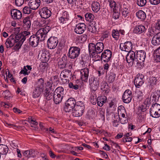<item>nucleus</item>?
Returning a JSON list of instances; mask_svg holds the SVG:
<instances>
[{
  "label": "nucleus",
  "mask_w": 160,
  "mask_h": 160,
  "mask_svg": "<svg viewBox=\"0 0 160 160\" xmlns=\"http://www.w3.org/2000/svg\"><path fill=\"white\" fill-rule=\"evenodd\" d=\"M51 29V27L47 26L39 29L35 35L30 36L29 38V44L33 47L37 46L40 42L44 41L48 33Z\"/></svg>",
  "instance_id": "obj_1"
},
{
  "label": "nucleus",
  "mask_w": 160,
  "mask_h": 160,
  "mask_svg": "<svg viewBox=\"0 0 160 160\" xmlns=\"http://www.w3.org/2000/svg\"><path fill=\"white\" fill-rule=\"evenodd\" d=\"M103 48V44L101 42H97L96 44L91 43L88 45L89 52L92 57H97L98 54L102 51Z\"/></svg>",
  "instance_id": "obj_2"
},
{
  "label": "nucleus",
  "mask_w": 160,
  "mask_h": 160,
  "mask_svg": "<svg viewBox=\"0 0 160 160\" xmlns=\"http://www.w3.org/2000/svg\"><path fill=\"white\" fill-rule=\"evenodd\" d=\"M146 57V52L143 50L137 51L136 54V67L138 68H141L144 64Z\"/></svg>",
  "instance_id": "obj_3"
},
{
  "label": "nucleus",
  "mask_w": 160,
  "mask_h": 160,
  "mask_svg": "<svg viewBox=\"0 0 160 160\" xmlns=\"http://www.w3.org/2000/svg\"><path fill=\"white\" fill-rule=\"evenodd\" d=\"M76 102L73 98H70L65 103L64 111L66 112H71L75 108Z\"/></svg>",
  "instance_id": "obj_4"
},
{
  "label": "nucleus",
  "mask_w": 160,
  "mask_h": 160,
  "mask_svg": "<svg viewBox=\"0 0 160 160\" xmlns=\"http://www.w3.org/2000/svg\"><path fill=\"white\" fill-rule=\"evenodd\" d=\"M150 116L154 118L160 117V105L155 103L152 105L150 111Z\"/></svg>",
  "instance_id": "obj_5"
},
{
  "label": "nucleus",
  "mask_w": 160,
  "mask_h": 160,
  "mask_svg": "<svg viewBox=\"0 0 160 160\" xmlns=\"http://www.w3.org/2000/svg\"><path fill=\"white\" fill-rule=\"evenodd\" d=\"M80 51L79 48L76 46L71 47L69 49L68 56L71 59L76 58L79 56Z\"/></svg>",
  "instance_id": "obj_6"
},
{
  "label": "nucleus",
  "mask_w": 160,
  "mask_h": 160,
  "mask_svg": "<svg viewBox=\"0 0 160 160\" xmlns=\"http://www.w3.org/2000/svg\"><path fill=\"white\" fill-rule=\"evenodd\" d=\"M112 56V52L108 49H106L101 54V56L97 55V58L96 60L101 59L102 60L105 62H108L110 60Z\"/></svg>",
  "instance_id": "obj_7"
},
{
  "label": "nucleus",
  "mask_w": 160,
  "mask_h": 160,
  "mask_svg": "<svg viewBox=\"0 0 160 160\" xmlns=\"http://www.w3.org/2000/svg\"><path fill=\"white\" fill-rule=\"evenodd\" d=\"M70 18L68 12L66 11H63L58 14L59 21L61 24H67L69 23Z\"/></svg>",
  "instance_id": "obj_8"
},
{
  "label": "nucleus",
  "mask_w": 160,
  "mask_h": 160,
  "mask_svg": "<svg viewBox=\"0 0 160 160\" xmlns=\"http://www.w3.org/2000/svg\"><path fill=\"white\" fill-rule=\"evenodd\" d=\"M89 82L91 89L93 91L96 90L99 83L98 78H95L92 76H90Z\"/></svg>",
  "instance_id": "obj_9"
},
{
  "label": "nucleus",
  "mask_w": 160,
  "mask_h": 160,
  "mask_svg": "<svg viewBox=\"0 0 160 160\" xmlns=\"http://www.w3.org/2000/svg\"><path fill=\"white\" fill-rule=\"evenodd\" d=\"M132 91L127 89L124 92L122 96V100L124 102L128 103L130 102L132 98Z\"/></svg>",
  "instance_id": "obj_10"
},
{
  "label": "nucleus",
  "mask_w": 160,
  "mask_h": 160,
  "mask_svg": "<svg viewBox=\"0 0 160 160\" xmlns=\"http://www.w3.org/2000/svg\"><path fill=\"white\" fill-rule=\"evenodd\" d=\"M58 43V40L57 38L51 37L47 41L48 47L50 49H54L56 47Z\"/></svg>",
  "instance_id": "obj_11"
},
{
  "label": "nucleus",
  "mask_w": 160,
  "mask_h": 160,
  "mask_svg": "<svg viewBox=\"0 0 160 160\" xmlns=\"http://www.w3.org/2000/svg\"><path fill=\"white\" fill-rule=\"evenodd\" d=\"M144 76L142 74H138L134 79V84L137 88H139L142 85L144 82Z\"/></svg>",
  "instance_id": "obj_12"
},
{
  "label": "nucleus",
  "mask_w": 160,
  "mask_h": 160,
  "mask_svg": "<svg viewBox=\"0 0 160 160\" xmlns=\"http://www.w3.org/2000/svg\"><path fill=\"white\" fill-rule=\"evenodd\" d=\"M120 48L122 51L129 52L132 51L131 50L132 48V44L131 42H126L124 43H121Z\"/></svg>",
  "instance_id": "obj_13"
},
{
  "label": "nucleus",
  "mask_w": 160,
  "mask_h": 160,
  "mask_svg": "<svg viewBox=\"0 0 160 160\" xmlns=\"http://www.w3.org/2000/svg\"><path fill=\"white\" fill-rule=\"evenodd\" d=\"M108 2L109 3V6L112 11L119 10L122 6L120 2H116L113 0H108Z\"/></svg>",
  "instance_id": "obj_14"
},
{
  "label": "nucleus",
  "mask_w": 160,
  "mask_h": 160,
  "mask_svg": "<svg viewBox=\"0 0 160 160\" xmlns=\"http://www.w3.org/2000/svg\"><path fill=\"white\" fill-rule=\"evenodd\" d=\"M39 13L41 18L44 19L48 18L51 15V11L48 9L47 7L42 8L40 10Z\"/></svg>",
  "instance_id": "obj_15"
},
{
  "label": "nucleus",
  "mask_w": 160,
  "mask_h": 160,
  "mask_svg": "<svg viewBox=\"0 0 160 160\" xmlns=\"http://www.w3.org/2000/svg\"><path fill=\"white\" fill-rule=\"evenodd\" d=\"M119 11L121 12L122 18H125L128 16L130 10L127 4L125 3H123Z\"/></svg>",
  "instance_id": "obj_16"
},
{
  "label": "nucleus",
  "mask_w": 160,
  "mask_h": 160,
  "mask_svg": "<svg viewBox=\"0 0 160 160\" xmlns=\"http://www.w3.org/2000/svg\"><path fill=\"white\" fill-rule=\"evenodd\" d=\"M80 72V78L82 80L87 82L89 76V69L87 68H85L81 69Z\"/></svg>",
  "instance_id": "obj_17"
},
{
  "label": "nucleus",
  "mask_w": 160,
  "mask_h": 160,
  "mask_svg": "<svg viewBox=\"0 0 160 160\" xmlns=\"http://www.w3.org/2000/svg\"><path fill=\"white\" fill-rule=\"evenodd\" d=\"M128 52L126 57L127 62L128 63L131 62L133 63L135 61L136 62V55H135V52L132 51Z\"/></svg>",
  "instance_id": "obj_18"
},
{
  "label": "nucleus",
  "mask_w": 160,
  "mask_h": 160,
  "mask_svg": "<svg viewBox=\"0 0 160 160\" xmlns=\"http://www.w3.org/2000/svg\"><path fill=\"white\" fill-rule=\"evenodd\" d=\"M40 2V0H29L28 5L32 10H36L39 6Z\"/></svg>",
  "instance_id": "obj_19"
},
{
  "label": "nucleus",
  "mask_w": 160,
  "mask_h": 160,
  "mask_svg": "<svg viewBox=\"0 0 160 160\" xmlns=\"http://www.w3.org/2000/svg\"><path fill=\"white\" fill-rule=\"evenodd\" d=\"M85 29V24L83 23H80L76 25L74 30L76 33L81 34L84 32Z\"/></svg>",
  "instance_id": "obj_20"
},
{
  "label": "nucleus",
  "mask_w": 160,
  "mask_h": 160,
  "mask_svg": "<svg viewBox=\"0 0 160 160\" xmlns=\"http://www.w3.org/2000/svg\"><path fill=\"white\" fill-rule=\"evenodd\" d=\"M43 91V88L40 85H38L35 87L32 92V96L34 98L38 97Z\"/></svg>",
  "instance_id": "obj_21"
},
{
  "label": "nucleus",
  "mask_w": 160,
  "mask_h": 160,
  "mask_svg": "<svg viewBox=\"0 0 160 160\" xmlns=\"http://www.w3.org/2000/svg\"><path fill=\"white\" fill-rule=\"evenodd\" d=\"M11 14L12 18L14 19H19L22 17L21 12L18 9H12L11 11Z\"/></svg>",
  "instance_id": "obj_22"
},
{
  "label": "nucleus",
  "mask_w": 160,
  "mask_h": 160,
  "mask_svg": "<svg viewBox=\"0 0 160 160\" xmlns=\"http://www.w3.org/2000/svg\"><path fill=\"white\" fill-rule=\"evenodd\" d=\"M155 95L154 94H152L151 96V98H147L145 100L143 104L144 105H143L142 106H141V107H142V108H141V109L142 111L143 112H144V111H146V109L148 108L149 106L151 104V97L152 96V98H154V97ZM140 108H142L141 107Z\"/></svg>",
  "instance_id": "obj_23"
},
{
  "label": "nucleus",
  "mask_w": 160,
  "mask_h": 160,
  "mask_svg": "<svg viewBox=\"0 0 160 160\" xmlns=\"http://www.w3.org/2000/svg\"><path fill=\"white\" fill-rule=\"evenodd\" d=\"M152 43L154 46L160 45V32L154 35L152 38Z\"/></svg>",
  "instance_id": "obj_24"
},
{
  "label": "nucleus",
  "mask_w": 160,
  "mask_h": 160,
  "mask_svg": "<svg viewBox=\"0 0 160 160\" xmlns=\"http://www.w3.org/2000/svg\"><path fill=\"white\" fill-rule=\"evenodd\" d=\"M14 36L13 34H12L7 39L5 42V44L7 48H9L12 47L14 45L15 42L14 41Z\"/></svg>",
  "instance_id": "obj_25"
},
{
  "label": "nucleus",
  "mask_w": 160,
  "mask_h": 160,
  "mask_svg": "<svg viewBox=\"0 0 160 160\" xmlns=\"http://www.w3.org/2000/svg\"><path fill=\"white\" fill-rule=\"evenodd\" d=\"M146 28L144 26L139 25L134 27L133 32L135 33L140 34L144 32Z\"/></svg>",
  "instance_id": "obj_26"
},
{
  "label": "nucleus",
  "mask_w": 160,
  "mask_h": 160,
  "mask_svg": "<svg viewBox=\"0 0 160 160\" xmlns=\"http://www.w3.org/2000/svg\"><path fill=\"white\" fill-rule=\"evenodd\" d=\"M44 96L45 99L47 101L51 100L52 98V93L46 88L44 91Z\"/></svg>",
  "instance_id": "obj_27"
},
{
  "label": "nucleus",
  "mask_w": 160,
  "mask_h": 160,
  "mask_svg": "<svg viewBox=\"0 0 160 160\" xmlns=\"http://www.w3.org/2000/svg\"><path fill=\"white\" fill-rule=\"evenodd\" d=\"M63 96L53 93V100L56 104H59L62 101Z\"/></svg>",
  "instance_id": "obj_28"
},
{
  "label": "nucleus",
  "mask_w": 160,
  "mask_h": 160,
  "mask_svg": "<svg viewBox=\"0 0 160 160\" xmlns=\"http://www.w3.org/2000/svg\"><path fill=\"white\" fill-rule=\"evenodd\" d=\"M107 98L105 96H100L98 97L97 99V103L98 106L102 107L106 102Z\"/></svg>",
  "instance_id": "obj_29"
},
{
  "label": "nucleus",
  "mask_w": 160,
  "mask_h": 160,
  "mask_svg": "<svg viewBox=\"0 0 160 160\" xmlns=\"http://www.w3.org/2000/svg\"><path fill=\"white\" fill-rule=\"evenodd\" d=\"M136 15L138 19L142 20H144L146 18L145 13L142 10H139L136 13Z\"/></svg>",
  "instance_id": "obj_30"
},
{
  "label": "nucleus",
  "mask_w": 160,
  "mask_h": 160,
  "mask_svg": "<svg viewBox=\"0 0 160 160\" xmlns=\"http://www.w3.org/2000/svg\"><path fill=\"white\" fill-rule=\"evenodd\" d=\"M92 10L95 12H97L100 9V3L97 2H93L92 5Z\"/></svg>",
  "instance_id": "obj_31"
},
{
  "label": "nucleus",
  "mask_w": 160,
  "mask_h": 160,
  "mask_svg": "<svg viewBox=\"0 0 160 160\" xmlns=\"http://www.w3.org/2000/svg\"><path fill=\"white\" fill-rule=\"evenodd\" d=\"M8 151V148L4 144H0V153L1 154L5 155Z\"/></svg>",
  "instance_id": "obj_32"
},
{
  "label": "nucleus",
  "mask_w": 160,
  "mask_h": 160,
  "mask_svg": "<svg viewBox=\"0 0 160 160\" xmlns=\"http://www.w3.org/2000/svg\"><path fill=\"white\" fill-rule=\"evenodd\" d=\"M65 93V91L64 89L62 87H59L57 88L55 90L53 93L58 95H60L62 96H63Z\"/></svg>",
  "instance_id": "obj_33"
},
{
  "label": "nucleus",
  "mask_w": 160,
  "mask_h": 160,
  "mask_svg": "<svg viewBox=\"0 0 160 160\" xmlns=\"http://www.w3.org/2000/svg\"><path fill=\"white\" fill-rule=\"evenodd\" d=\"M23 23L25 27L27 28H30L31 27V22L30 18L29 17L25 18L23 20Z\"/></svg>",
  "instance_id": "obj_34"
},
{
  "label": "nucleus",
  "mask_w": 160,
  "mask_h": 160,
  "mask_svg": "<svg viewBox=\"0 0 160 160\" xmlns=\"http://www.w3.org/2000/svg\"><path fill=\"white\" fill-rule=\"evenodd\" d=\"M85 17L86 20L90 22L92 21L94 18V15L90 12H88L86 14Z\"/></svg>",
  "instance_id": "obj_35"
},
{
  "label": "nucleus",
  "mask_w": 160,
  "mask_h": 160,
  "mask_svg": "<svg viewBox=\"0 0 160 160\" xmlns=\"http://www.w3.org/2000/svg\"><path fill=\"white\" fill-rule=\"evenodd\" d=\"M72 111V114L73 116L76 117H80L83 114L81 112H80L79 110L76 109L75 108H74V109Z\"/></svg>",
  "instance_id": "obj_36"
},
{
  "label": "nucleus",
  "mask_w": 160,
  "mask_h": 160,
  "mask_svg": "<svg viewBox=\"0 0 160 160\" xmlns=\"http://www.w3.org/2000/svg\"><path fill=\"white\" fill-rule=\"evenodd\" d=\"M112 36L115 40H118L119 38L118 31L117 30L113 29L112 31Z\"/></svg>",
  "instance_id": "obj_37"
},
{
  "label": "nucleus",
  "mask_w": 160,
  "mask_h": 160,
  "mask_svg": "<svg viewBox=\"0 0 160 160\" xmlns=\"http://www.w3.org/2000/svg\"><path fill=\"white\" fill-rule=\"evenodd\" d=\"M149 85L150 86L154 87L157 83V79L155 77H152L149 79Z\"/></svg>",
  "instance_id": "obj_38"
},
{
  "label": "nucleus",
  "mask_w": 160,
  "mask_h": 160,
  "mask_svg": "<svg viewBox=\"0 0 160 160\" xmlns=\"http://www.w3.org/2000/svg\"><path fill=\"white\" fill-rule=\"evenodd\" d=\"M126 112L125 108L122 106H120L118 108V114L119 116L120 114L124 113H126Z\"/></svg>",
  "instance_id": "obj_39"
},
{
  "label": "nucleus",
  "mask_w": 160,
  "mask_h": 160,
  "mask_svg": "<svg viewBox=\"0 0 160 160\" xmlns=\"http://www.w3.org/2000/svg\"><path fill=\"white\" fill-rule=\"evenodd\" d=\"M116 118L117 119L119 118L120 122L122 124H125V123H127L128 122V118L126 117L124 118H120L119 115H117L116 116H115V118Z\"/></svg>",
  "instance_id": "obj_40"
},
{
  "label": "nucleus",
  "mask_w": 160,
  "mask_h": 160,
  "mask_svg": "<svg viewBox=\"0 0 160 160\" xmlns=\"http://www.w3.org/2000/svg\"><path fill=\"white\" fill-rule=\"evenodd\" d=\"M22 36V40H23V42H24L25 39L28 38V36L30 35V33L29 32L24 31L21 34Z\"/></svg>",
  "instance_id": "obj_41"
},
{
  "label": "nucleus",
  "mask_w": 160,
  "mask_h": 160,
  "mask_svg": "<svg viewBox=\"0 0 160 160\" xmlns=\"http://www.w3.org/2000/svg\"><path fill=\"white\" fill-rule=\"evenodd\" d=\"M14 36V41L15 43L20 42L22 39V36L21 34H18L15 36L13 34Z\"/></svg>",
  "instance_id": "obj_42"
},
{
  "label": "nucleus",
  "mask_w": 160,
  "mask_h": 160,
  "mask_svg": "<svg viewBox=\"0 0 160 160\" xmlns=\"http://www.w3.org/2000/svg\"><path fill=\"white\" fill-rule=\"evenodd\" d=\"M32 9L29 6H26L24 7L22 10L24 14H29L31 13Z\"/></svg>",
  "instance_id": "obj_43"
},
{
  "label": "nucleus",
  "mask_w": 160,
  "mask_h": 160,
  "mask_svg": "<svg viewBox=\"0 0 160 160\" xmlns=\"http://www.w3.org/2000/svg\"><path fill=\"white\" fill-rule=\"evenodd\" d=\"M89 31L92 33H95L97 31L96 26L95 24L92 23L88 28Z\"/></svg>",
  "instance_id": "obj_44"
},
{
  "label": "nucleus",
  "mask_w": 160,
  "mask_h": 160,
  "mask_svg": "<svg viewBox=\"0 0 160 160\" xmlns=\"http://www.w3.org/2000/svg\"><path fill=\"white\" fill-rule=\"evenodd\" d=\"M2 94L5 98L8 99H9L11 97V93L8 90L4 91Z\"/></svg>",
  "instance_id": "obj_45"
},
{
  "label": "nucleus",
  "mask_w": 160,
  "mask_h": 160,
  "mask_svg": "<svg viewBox=\"0 0 160 160\" xmlns=\"http://www.w3.org/2000/svg\"><path fill=\"white\" fill-rule=\"evenodd\" d=\"M116 77V74L113 73H110L109 76L108 78V82L109 83L113 82L115 79Z\"/></svg>",
  "instance_id": "obj_46"
},
{
  "label": "nucleus",
  "mask_w": 160,
  "mask_h": 160,
  "mask_svg": "<svg viewBox=\"0 0 160 160\" xmlns=\"http://www.w3.org/2000/svg\"><path fill=\"white\" fill-rule=\"evenodd\" d=\"M147 0H137V4L140 7H143L146 4Z\"/></svg>",
  "instance_id": "obj_47"
},
{
  "label": "nucleus",
  "mask_w": 160,
  "mask_h": 160,
  "mask_svg": "<svg viewBox=\"0 0 160 160\" xmlns=\"http://www.w3.org/2000/svg\"><path fill=\"white\" fill-rule=\"evenodd\" d=\"M23 40H21L20 42H17V43L16 44V45L14 47V49L15 51H17L21 47L23 43Z\"/></svg>",
  "instance_id": "obj_48"
},
{
  "label": "nucleus",
  "mask_w": 160,
  "mask_h": 160,
  "mask_svg": "<svg viewBox=\"0 0 160 160\" xmlns=\"http://www.w3.org/2000/svg\"><path fill=\"white\" fill-rule=\"evenodd\" d=\"M119 10H116L115 11H113V18L115 19H118L119 18L120 13L119 12Z\"/></svg>",
  "instance_id": "obj_49"
},
{
  "label": "nucleus",
  "mask_w": 160,
  "mask_h": 160,
  "mask_svg": "<svg viewBox=\"0 0 160 160\" xmlns=\"http://www.w3.org/2000/svg\"><path fill=\"white\" fill-rule=\"evenodd\" d=\"M101 89L103 91H105V93H108L109 92V89L108 88V87L107 85L106 87V84L103 83L101 87Z\"/></svg>",
  "instance_id": "obj_50"
},
{
  "label": "nucleus",
  "mask_w": 160,
  "mask_h": 160,
  "mask_svg": "<svg viewBox=\"0 0 160 160\" xmlns=\"http://www.w3.org/2000/svg\"><path fill=\"white\" fill-rule=\"evenodd\" d=\"M87 38V36L86 34H83L80 36L79 38V40L82 42L85 41Z\"/></svg>",
  "instance_id": "obj_51"
},
{
  "label": "nucleus",
  "mask_w": 160,
  "mask_h": 160,
  "mask_svg": "<svg viewBox=\"0 0 160 160\" xmlns=\"http://www.w3.org/2000/svg\"><path fill=\"white\" fill-rule=\"evenodd\" d=\"M132 140V138L130 137H125V135L124 136V137L122 139V142H130Z\"/></svg>",
  "instance_id": "obj_52"
},
{
  "label": "nucleus",
  "mask_w": 160,
  "mask_h": 160,
  "mask_svg": "<svg viewBox=\"0 0 160 160\" xmlns=\"http://www.w3.org/2000/svg\"><path fill=\"white\" fill-rule=\"evenodd\" d=\"M67 63L62 61H59L58 62V67L60 68L63 69L65 67Z\"/></svg>",
  "instance_id": "obj_53"
},
{
  "label": "nucleus",
  "mask_w": 160,
  "mask_h": 160,
  "mask_svg": "<svg viewBox=\"0 0 160 160\" xmlns=\"http://www.w3.org/2000/svg\"><path fill=\"white\" fill-rule=\"evenodd\" d=\"M69 87L74 89L75 90H77L78 88V86L77 84H74L72 82H70L68 84Z\"/></svg>",
  "instance_id": "obj_54"
},
{
  "label": "nucleus",
  "mask_w": 160,
  "mask_h": 160,
  "mask_svg": "<svg viewBox=\"0 0 160 160\" xmlns=\"http://www.w3.org/2000/svg\"><path fill=\"white\" fill-rule=\"evenodd\" d=\"M154 57L157 62H160V50H158V52L156 53Z\"/></svg>",
  "instance_id": "obj_55"
},
{
  "label": "nucleus",
  "mask_w": 160,
  "mask_h": 160,
  "mask_svg": "<svg viewBox=\"0 0 160 160\" xmlns=\"http://www.w3.org/2000/svg\"><path fill=\"white\" fill-rule=\"evenodd\" d=\"M62 71L64 72V74H65L66 75L67 77H68V78L71 76L72 73L70 70L64 69Z\"/></svg>",
  "instance_id": "obj_56"
},
{
  "label": "nucleus",
  "mask_w": 160,
  "mask_h": 160,
  "mask_svg": "<svg viewBox=\"0 0 160 160\" xmlns=\"http://www.w3.org/2000/svg\"><path fill=\"white\" fill-rule=\"evenodd\" d=\"M24 0H15V3L18 6H21L24 3Z\"/></svg>",
  "instance_id": "obj_57"
},
{
  "label": "nucleus",
  "mask_w": 160,
  "mask_h": 160,
  "mask_svg": "<svg viewBox=\"0 0 160 160\" xmlns=\"http://www.w3.org/2000/svg\"><path fill=\"white\" fill-rule=\"evenodd\" d=\"M149 2L151 4L158 5L160 2V0H149Z\"/></svg>",
  "instance_id": "obj_58"
},
{
  "label": "nucleus",
  "mask_w": 160,
  "mask_h": 160,
  "mask_svg": "<svg viewBox=\"0 0 160 160\" xmlns=\"http://www.w3.org/2000/svg\"><path fill=\"white\" fill-rule=\"evenodd\" d=\"M45 53L46 55H45V57H44V61H48L50 59V54L48 52H46Z\"/></svg>",
  "instance_id": "obj_59"
},
{
  "label": "nucleus",
  "mask_w": 160,
  "mask_h": 160,
  "mask_svg": "<svg viewBox=\"0 0 160 160\" xmlns=\"http://www.w3.org/2000/svg\"><path fill=\"white\" fill-rule=\"evenodd\" d=\"M75 108L76 109L79 110V111L81 112L82 113H83V111H84L85 108H84L83 107H82L75 105Z\"/></svg>",
  "instance_id": "obj_60"
},
{
  "label": "nucleus",
  "mask_w": 160,
  "mask_h": 160,
  "mask_svg": "<svg viewBox=\"0 0 160 160\" xmlns=\"http://www.w3.org/2000/svg\"><path fill=\"white\" fill-rule=\"evenodd\" d=\"M152 32V31H151L150 30L148 32V33H147V34L148 36V37L146 38V39L147 40H148V39H150L151 37H152L153 36V34Z\"/></svg>",
  "instance_id": "obj_61"
},
{
  "label": "nucleus",
  "mask_w": 160,
  "mask_h": 160,
  "mask_svg": "<svg viewBox=\"0 0 160 160\" xmlns=\"http://www.w3.org/2000/svg\"><path fill=\"white\" fill-rule=\"evenodd\" d=\"M76 106H78L80 107H83L85 108L83 102L82 101H79L76 102Z\"/></svg>",
  "instance_id": "obj_62"
},
{
  "label": "nucleus",
  "mask_w": 160,
  "mask_h": 160,
  "mask_svg": "<svg viewBox=\"0 0 160 160\" xmlns=\"http://www.w3.org/2000/svg\"><path fill=\"white\" fill-rule=\"evenodd\" d=\"M105 112L104 110H101L99 111V115H100L101 118L102 119H104L105 118L104 116Z\"/></svg>",
  "instance_id": "obj_63"
},
{
  "label": "nucleus",
  "mask_w": 160,
  "mask_h": 160,
  "mask_svg": "<svg viewBox=\"0 0 160 160\" xmlns=\"http://www.w3.org/2000/svg\"><path fill=\"white\" fill-rule=\"evenodd\" d=\"M155 28L158 30H160V19L158 20L157 23H156Z\"/></svg>",
  "instance_id": "obj_64"
}]
</instances>
